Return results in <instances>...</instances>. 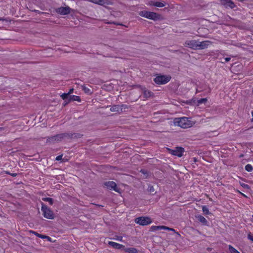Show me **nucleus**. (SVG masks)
<instances>
[{
    "instance_id": "obj_22",
    "label": "nucleus",
    "mask_w": 253,
    "mask_h": 253,
    "mask_svg": "<svg viewBox=\"0 0 253 253\" xmlns=\"http://www.w3.org/2000/svg\"><path fill=\"white\" fill-rule=\"evenodd\" d=\"M125 252L128 253H138V251L134 248H128L125 249Z\"/></svg>"
},
{
    "instance_id": "obj_13",
    "label": "nucleus",
    "mask_w": 253,
    "mask_h": 253,
    "mask_svg": "<svg viewBox=\"0 0 253 253\" xmlns=\"http://www.w3.org/2000/svg\"><path fill=\"white\" fill-rule=\"evenodd\" d=\"M211 42L205 41L202 42L198 41V49H204L208 47Z\"/></svg>"
},
{
    "instance_id": "obj_15",
    "label": "nucleus",
    "mask_w": 253,
    "mask_h": 253,
    "mask_svg": "<svg viewBox=\"0 0 253 253\" xmlns=\"http://www.w3.org/2000/svg\"><path fill=\"white\" fill-rule=\"evenodd\" d=\"M108 245H109L110 246L112 247L113 248L117 249H121L122 248H124L125 246L123 245L118 244L117 243L109 241L108 242Z\"/></svg>"
},
{
    "instance_id": "obj_8",
    "label": "nucleus",
    "mask_w": 253,
    "mask_h": 253,
    "mask_svg": "<svg viewBox=\"0 0 253 253\" xmlns=\"http://www.w3.org/2000/svg\"><path fill=\"white\" fill-rule=\"evenodd\" d=\"M184 45L191 49H198V41L196 40H187L185 42Z\"/></svg>"
},
{
    "instance_id": "obj_37",
    "label": "nucleus",
    "mask_w": 253,
    "mask_h": 253,
    "mask_svg": "<svg viewBox=\"0 0 253 253\" xmlns=\"http://www.w3.org/2000/svg\"><path fill=\"white\" fill-rule=\"evenodd\" d=\"M164 229L168 230L169 231H174V230L172 228H169L168 227L165 226V228Z\"/></svg>"
},
{
    "instance_id": "obj_31",
    "label": "nucleus",
    "mask_w": 253,
    "mask_h": 253,
    "mask_svg": "<svg viewBox=\"0 0 253 253\" xmlns=\"http://www.w3.org/2000/svg\"><path fill=\"white\" fill-rule=\"evenodd\" d=\"M148 191L150 193H153L155 191L154 188L152 186H149Z\"/></svg>"
},
{
    "instance_id": "obj_30",
    "label": "nucleus",
    "mask_w": 253,
    "mask_h": 253,
    "mask_svg": "<svg viewBox=\"0 0 253 253\" xmlns=\"http://www.w3.org/2000/svg\"><path fill=\"white\" fill-rule=\"evenodd\" d=\"M104 23L106 24H114L116 25H123L122 24L117 23L115 22H108L106 20H104Z\"/></svg>"
},
{
    "instance_id": "obj_11",
    "label": "nucleus",
    "mask_w": 253,
    "mask_h": 253,
    "mask_svg": "<svg viewBox=\"0 0 253 253\" xmlns=\"http://www.w3.org/2000/svg\"><path fill=\"white\" fill-rule=\"evenodd\" d=\"M104 185L110 190H113L116 192H119V189L117 187V184L114 181H107L104 183Z\"/></svg>"
},
{
    "instance_id": "obj_20",
    "label": "nucleus",
    "mask_w": 253,
    "mask_h": 253,
    "mask_svg": "<svg viewBox=\"0 0 253 253\" xmlns=\"http://www.w3.org/2000/svg\"><path fill=\"white\" fill-rule=\"evenodd\" d=\"M164 228L165 226H152L150 228V231H155L157 230L163 229Z\"/></svg>"
},
{
    "instance_id": "obj_44",
    "label": "nucleus",
    "mask_w": 253,
    "mask_h": 253,
    "mask_svg": "<svg viewBox=\"0 0 253 253\" xmlns=\"http://www.w3.org/2000/svg\"><path fill=\"white\" fill-rule=\"evenodd\" d=\"M5 173H6V174H9V175H10V174H11V173H10L9 172L7 171H5Z\"/></svg>"
},
{
    "instance_id": "obj_9",
    "label": "nucleus",
    "mask_w": 253,
    "mask_h": 253,
    "mask_svg": "<svg viewBox=\"0 0 253 253\" xmlns=\"http://www.w3.org/2000/svg\"><path fill=\"white\" fill-rule=\"evenodd\" d=\"M168 151L169 153L178 157H181L184 152V148L182 147H176L174 150L168 149Z\"/></svg>"
},
{
    "instance_id": "obj_14",
    "label": "nucleus",
    "mask_w": 253,
    "mask_h": 253,
    "mask_svg": "<svg viewBox=\"0 0 253 253\" xmlns=\"http://www.w3.org/2000/svg\"><path fill=\"white\" fill-rule=\"evenodd\" d=\"M97 4L106 6L109 5H112V2L110 0H98Z\"/></svg>"
},
{
    "instance_id": "obj_42",
    "label": "nucleus",
    "mask_w": 253,
    "mask_h": 253,
    "mask_svg": "<svg viewBox=\"0 0 253 253\" xmlns=\"http://www.w3.org/2000/svg\"><path fill=\"white\" fill-rule=\"evenodd\" d=\"M200 88V89H199L198 88L196 89V92L197 93L202 91V89L201 88Z\"/></svg>"
},
{
    "instance_id": "obj_19",
    "label": "nucleus",
    "mask_w": 253,
    "mask_h": 253,
    "mask_svg": "<svg viewBox=\"0 0 253 253\" xmlns=\"http://www.w3.org/2000/svg\"><path fill=\"white\" fill-rule=\"evenodd\" d=\"M72 101H77L78 102H81V100L80 97L76 95H70L69 99H68V102H70Z\"/></svg>"
},
{
    "instance_id": "obj_10",
    "label": "nucleus",
    "mask_w": 253,
    "mask_h": 253,
    "mask_svg": "<svg viewBox=\"0 0 253 253\" xmlns=\"http://www.w3.org/2000/svg\"><path fill=\"white\" fill-rule=\"evenodd\" d=\"M55 11L60 15H67L71 12V8L68 6H61L56 8Z\"/></svg>"
},
{
    "instance_id": "obj_32",
    "label": "nucleus",
    "mask_w": 253,
    "mask_h": 253,
    "mask_svg": "<svg viewBox=\"0 0 253 253\" xmlns=\"http://www.w3.org/2000/svg\"><path fill=\"white\" fill-rule=\"evenodd\" d=\"M241 185L244 188H246V189H249L250 188V186L249 185L247 184H245V183H242L241 184Z\"/></svg>"
},
{
    "instance_id": "obj_23",
    "label": "nucleus",
    "mask_w": 253,
    "mask_h": 253,
    "mask_svg": "<svg viewBox=\"0 0 253 253\" xmlns=\"http://www.w3.org/2000/svg\"><path fill=\"white\" fill-rule=\"evenodd\" d=\"M42 200L44 202H48L50 205H52L53 204V199H52L51 198H48V197L42 198Z\"/></svg>"
},
{
    "instance_id": "obj_41",
    "label": "nucleus",
    "mask_w": 253,
    "mask_h": 253,
    "mask_svg": "<svg viewBox=\"0 0 253 253\" xmlns=\"http://www.w3.org/2000/svg\"><path fill=\"white\" fill-rule=\"evenodd\" d=\"M45 239H46L48 241H51V238L50 237L45 235Z\"/></svg>"
},
{
    "instance_id": "obj_48",
    "label": "nucleus",
    "mask_w": 253,
    "mask_h": 253,
    "mask_svg": "<svg viewBox=\"0 0 253 253\" xmlns=\"http://www.w3.org/2000/svg\"><path fill=\"white\" fill-rule=\"evenodd\" d=\"M243 155H240V157H243Z\"/></svg>"
},
{
    "instance_id": "obj_6",
    "label": "nucleus",
    "mask_w": 253,
    "mask_h": 253,
    "mask_svg": "<svg viewBox=\"0 0 253 253\" xmlns=\"http://www.w3.org/2000/svg\"><path fill=\"white\" fill-rule=\"evenodd\" d=\"M171 77L169 76L159 75L154 78V81L157 84H164L168 83Z\"/></svg>"
},
{
    "instance_id": "obj_24",
    "label": "nucleus",
    "mask_w": 253,
    "mask_h": 253,
    "mask_svg": "<svg viewBox=\"0 0 253 253\" xmlns=\"http://www.w3.org/2000/svg\"><path fill=\"white\" fill-rule=\"evenodd\" d=\"M228 249L230 253H240L231 245H229Z\"/></svg>"
},
{
    "instance_id": "obj_1",
    "label": "nucleus",
    "mask_w": 253,
    "mask_h": 253,
    "mask_svg": "<svg viewBox=\"0 0 253 253\" xmlns=\"http://www.w3.org/2000/svg\"><path fill=\"white\" fill-rule=\"evenodd\" d=\"M79 133H72L65 132L56 134L55 135L48 137L46 139V143H55L59 142L66 139H70L75 137H80Z\"/></svg>"
},
{
    "instance_id": "obj_2",
    "label": "nucleus",
    "mask_w": 253,
    "mask_h": 253,
    "mask_svg": "<svg viewBox=\"0 0 253 253\" xmlns=\"http://www.w3.org/2000/svg\"><path fill=\"white\" fill-rule=\"evenodd\" d=\"M173 122L175 125L183 128H189L193 124V122L189 118L186 117L175 118Z\"/></svg>"
},
{
    "instance_id": "obj_25",
    "label": "nucleus",
    "mask_w": 253,
    "mask_h": 253,
    "mask_svg": "<svg viewBox=\"0 0 253 253\" xmlns=\"http://www.w3.org/2000/svg\"><path fill=\"white\" fill-rule=\"evenodd\" d=\"M30 232L40 238H42V239L45 238L44 235L40 234L35 231H32V230H31Z\"/></svg>"
},
{
    "instance_id": "obj_39",
    "label": "nucleus",
    "mask_w": 253,
    "mask_h": 253,
    "mask_svg": "<svg viewBox=\"0 0 253 253\" xmlns=\"http://www.w3.org/2000/svg\"><path fill=\"white\" fill-rule=\"evenodd\" d=\"M123 237L122 236H118L116 239L118 241H121L122 240Z\"/></svg>"
},
{
    "instance_id": "obj_16",
    "label": "nucleus",
    "mask_w": 253,
    "mask_h": 253,
    "mask_svg": "<svg viewBox=\"0 0 253 253\" xmlns=\"http://www.w3.org/2000/svg\"><path fill=\"white\" fill-rule=\"evenodd\" d=\"M142 92L144 95V97L145 98H149L152 96L153 95V93L151 91L147 89L145 87H143L142 88Z\"/></svg>"
},
{
    "instance_id": "obj_36",
    "label": "nucleus",
    "mask_w": 253,
    "mask_h": 253,
    "mask_svg": "<svg viewBox=\"0 0 253 253\" xmlns=\"http://www.w3.org/2000/svg\"><path fill=\"white\" fill-rule=\"evenodd\" d=\"M73 91H74V88H71V89L69 90V92H68V93H67V94H68V96H69V95H71V94L72 93H73Z\"/></svg>"
},
{
    "instance_id": "obj_5",
    "label": "nucleus",
    "mask_w": 253,
    "mask_h": 253,
    "mask_svg": "<svg viewBox=\"0 0 253 253\" xmlns=\"http://www.w3.org/2000/svg\"><path fill=\"white\" fill-rule=\"evenodd\" d=\"M129 106L126 104L115 105L111 107L110 110L111 112L121 114L126 112Z\"/></svg>"
},
{
    "instance_id": "obj_27",
    "label": "nucleus",
    "mask_w": 253,
    "mask_h": 253,
    "mask_svg": "<svg viewBox=\"0 0 253 253\" xmlns=\"http://www.w3.org/2000/svg\"><path fill=\"white\" fill-rule=\"evenodd\" d=\"M245 169L247 171L251 172L253 170V167L250 164H248L245 166Z\"/></svg>"
},
{
    "instance_id": "obj_45",
    "label": "nucleus",
    "mask_w": 253,
    "mask_h": 253,
    "mask_svg": "<svg viewBox=\"0 0 253 253\" xmlns=\"http://www.w3.org/2000/svg\"><path fill=\"white\" fill-rule=\"evenodd\" d=\"M252 115L253 116V119H252V121L253 122V111L252 112Z\"/></svg>"
},
{
    "instance_id": "obj_29",
    "label": "nucleus",
    "mask_w": 253,
    "mask_h": 253,
    "mask_svg": "<svg viewBox=\"0 0 253 253\" xmlns=\"http://www.w3.org/2000/svg\"><path fill=\"white\" fill-rule=\"evenodd\" d=\"M207 101V99L206 98H202L198 100V103L199 104H201L202 103H205Z\"/></svg>"
},
{
    "instance_id": "obj_21",
    "label": "nucleus",
    "mask_w": 253,
    "mask_h": 253,
    "mask_svg": "<svg viewBox=\"0 0 253 253\" xmlns=\"http://www.w3.org/2000/svg\"><path fill=\"white\" fill-rule=\"evenodd\" d=\"M82 89L84 91V93L87 94H91L92 93V91L88 87H86L85 85H82Z\"/></svg>"
},
{
    "instance_id": "obj_46",
    "label": "nucleus",
    "mask_w": 253,
    "mask_h": 253,
    "mask_svg": "<svg viewBox=\"0 0 253 253\" xmlns=\"http://www.w3.org/2000/svg\"><path fill=\"white\" fill-rule=\"evenodd\" d=\"M141 171V172H142L143 173H144V174L145 173L144 170H142H142H141V171Z\"/></svg>"
},
{
    "instance_id": "obj_47",
    "label": "nucleus",
    "mask_w": 253,
    "mask_h": 253,
    "mask_svg": "<svg viewBox=\"0 0 253 253\" xmlns=\"http://www.w3.org/2000/svg\"><path fill=\"white\" fill-rule=\"evenodd\" d=\"M0 20H4V19L3 18H0Z\"/></svg>"
},
{
    "instance_id": "obj_18",
    "label": "nucleus",
    "mask_w": 253,
    "mask_h": 253,
    "mask_svg": "<svg viewBox=\"0 0 253 253\" xmlns=\"http://www.w3.org/2000/svg\"><path fill=\"white\" fill-rule=\"evenodd\" d=\"M149 4L150 5H153L158 7H163L165 5V4L162 2L154 1H150Z\"/></svg>"
},
{
    "instance_id": "obj_35",
    "label": "nucleus",
    "mask_w": 253,
    "mask_h": 253,
    "mask_svg": "<svg viewBox=\"0 0 253 253\" xmlns=\"http://www.w3.org/2000/svg\"><path fill=\"white\" fill-rule=\"evenodd\" d=\"M62 156H63V155H59V156H57V157H56V159H56V160H57V161H60V160H62Z\"/></svg>"
},
{
    "instance_id": "obj_43",
    "label": "nucleus",
    "mask_w": 253,
    "mask_h": 253,
    "mask_svg": "<svg viewBox=\"0 0 253 253\" xmlns=\"http://www.w3.org/2000/svg\"><path fill=\"white\" fill-rule=\"evenodd\" d=\"M10 175H11L13 177H15L17 175V173H11Z\"/></svg>"
},
{
    "instance_id": "obj_17",
    "label": "nucleus",
    "mask_w": 253,
    "mask_h": 253,
    "mask_svg": "<svg viewBox=\"0 0 253 253\" xmlns=\"http://www.w3.org/2000/svg\"><path fill=\"white\" fill-rule=\"evenodd\" d=\"M195 217L204 225H208V222L207 220L201 215H195Z\"/></svg>"
},
{
    "instance_id": "obj_49",
    "label": "nucleus",
    "mask_w": 253,
    "mask_h": 253,
    "mask_svg": "<svg viewBox=\"0 0 253 253\" xmlns=\"http://www.w3.org/2000/svg\"><path fill=\"white\" fill-rule=\"evenodd\" d=\"M1 128L0 127V130H1Z\"/></svg>"
},
{
    "instance_id": "obj_34",
    "label": "nucleus",
    "mask_w": 253,
    "mask_h": 253,
    "mask_svg": "<svg viewBox=\"0 0 253 253\" xmlns=\"http://www.w3.org/2000/svg\"><path fill=\"white\" fill-rule=\"evenodd\" d=\"M231 58L230 57H226L224 58V61H221L222 63L228 62L230 60Z\"/></svg>"
},
{
    "instance_id": "obj_40",
    "label": "nucleus",
    "mask_w": 253,
    "mask_h": 253,
    "mask_svg": "<svg viewBox=\"0 0 253 253\" xmlns=\"http://www.w3.org/2000/svg\"><path fill=\"white\" fill-rule=\"evenodd\" d=\"M69 102H68V100H65L64 103H63V105L65 106H66L67 104H68Z\"/></svg>"
},
{
    "instance_id": "obj_4",
    "label": "nucleus",
    "mask_w": 253,
    "mask_h": 253,
    "mask_svg": "<svg viewBox=\"0 0 253 253\" xmlns=\"http://www.w3.org/2000/svg\"><path fill=\"white\" fill-rule=\"evenodd\" d=\"M41 210L43 216L47 219H53L54 218L53 212L46 205L42 203Z\"/></svg>"
},
{
    "instance_id": "obj_3",
    "label": "nucleus",
    "mask_w": 253,
    "mask_h": 253,
    "mask_svg": "<svg viewBox=\"0 0 253 253\" xmlns=\"http://www.w3.org/2000/svg\"><path fill=\"white\" fill-rule=\"evenodd\" d=\"M139 15L142 17L153 20L154 21L159 20L160 18V14L154 12H150L145 10L140 11L139 12Z\"/></svg>"
},
{
    "instance_id": "obj_28",
    "label": "nucleus",
    "mask_w": 253,
    "mask_h": 253,
    "mask_svg": "<svg viewBox=\"0 0 253 253\" xmlns=\"http://www.w3.org/2000/svg\"><path fill=\"white\" fill-rule=\"evenodd\" d=\"M69 96H68V94L67 93H64L61 95V97L63 100H68L69 99Z\"/></svg>"
},
{
    "instance_id": "obj_38",
    "label": "nucleus",
    "mask_w": 253,
    "mask_h": 253,
    "mask_svg": "<svg viewBox=\"0 0 253 253\" xmlns=\"http://www.w3.org/2000/svg\"><path fill=\"white\" fill-rule=\"evenodd\" d=\"M88 1L94 3L95 4H97V2L98 0H87Z\"/></svg>"
},
{
    "instance_id": "obj_7",
    "label": "nucleus",
    "mask_w": 253,
    "mask_h": 253,
    "mask_svg": "<svg viewBox=\"0 0 253 253\" xmlns=\"http://www.w3.org/2000/svg\"><path fill=\"white\" fill-rule=\"evenodd\" d=\"M135 222L140 225H147L152 223V220L148 217H139L135 219Z\"/></svg>"
},
{
    "instance_id": "obj_33",
    "label": "nucleus",
    "mask_w": 253,
    "mask_h": 253,
    "mask_svg": "<svg viewBox=\"0 0 253 253\" xmlns=\"http://www.w3.org/2000/svg\"><path fill=\"white\" fill-rule=\"evenodd\" d=\"M248 238L249 240L253 242V235H252L251 233H249L248 235Z\"/></svg>"
},
{
    "instance_id": "obj_12",
    "label": "nucleus",
    "mask_w": 253,
    "mask_h": 253,
    "mask_svg": "<svg viewBox=\"0 0 253 253\" xmlns=\"http://www.w3.org/2000/svg\"><path fill=\"white\" fill-rule=\"evenodd\" d=\"M221 4L225 7H229L231 8H234L235 7L234 3L231 0H220Z\"/></svg>"
},
{
    "instance_id": "obj_26",
    "label": "nucleus",
    "mask_w": 253,
    "mask_h": 253,
    "mask_svg": "<svg viewBox=\"0 0 253 253\" xmlns=\"http://www.w3.org/2000/svg\"><path fill=\"white\" fill-rule=\"evenodd\" d=\"M202 211L205 214L207 215L211 214V212L209 211L208 208L206 206H204L202 207Z\"/></svg>"
}]
</instances>
